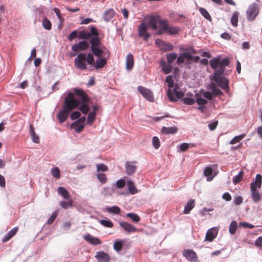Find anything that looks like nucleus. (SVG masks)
<instances>
[{
  "label": "nucleus",
  "instance_id": "f257e3e1",
  "mask_svg": "<svg viewBox=\"0 0 262 262\" xmlns=\"http://www.w3.org/2000/svg\"><path fill=\"white\" fill-rule=\"evenodd\" d=\"M80 102L75 98L74 94L69 92L67 96L63 101V110L60 111L57 115V118L60 123L65 122L69 116L70 113L79 105Z\"/></svg>",
  "mask_w": 262,
  "mask_h": 262
},
{
  "label": "nucleus",
  "instance_id": "f03ea898",
  "mask_svg": "<svg viewBox=\"0 0 262 262\" xmlns=\"http://www.w3.org/2000/svg\"><path fill=\"white\" fill-rule=\"evenodd\" d=\"M86 61L89 65H93L94 63V58L93 55L89 53L86 55L84 54H79L74 59L75 66L80 70H86L87 66Z\"/></svg>",
  "mask_w": 262,
  "mask_h": 262
},
{
  "label": "nucleus",
  "instance_id": "7ed1b4c3",
  "mask_svg": "<svg viewBox=\"0 0 262 262\" xmlns=\"http://www.w3.org/2000/svg\"><path fill=\"white\" fill-rule=\"evenodd\" d=\"M74 92L75 95L80 97V101H79V105L77 107L82 113L86 114L89 112V106L88 102L89 101L88 95L84 91L79 88H74Z\"/></svg>",
  "mask_w": 262,
  "mask_h": 262
},
{
  "label": "nucleus",
  "instance_id": "20e7f679",
  "mask_svg": "<svg viewBox=\"0 0 262 262\" xmlns=\"http://www.w3.org/2000/svg\"><path fill=\"white\" fill-rule=\"evenodd\" d=\"M180 31L178 27L173 26H169L168 25V20L165 19V21H161V29L157 33V34L161 35L164 32L167 33L169 35H174Z\"/></svg>",
  "mask_w": 262,
  "mask_h": 262
},
{
  "label": "nucleus",
  "instance_id": "39448f33",
  "mask_svg": "<svg viewBox=\"0 0 262 262\" xmlns=\"http://www.w3.org/2000/svg\"><path fill=\"white\" fill-rule=\"evenodd\" d=\"M211 79L216 83V85L221 88L228 93L229 91V80L222 75H216V73H213Z\"/></svg>",
  "mask_w": 262,
  "mask_h": 262
},
{
  "label": "nucleus",
  "instance_id": "423d86ee",
  "mask_svg": "<svg viewBox=\"0 0 262 262\" xmlns=\"http://www.w3.org/2000/svg\"><path fill=\"white\" fill-rule=\"evenodd\" d=\"M259 13V8L256 3L250 5L246 12L247 18L249 21H253Z\"/></svg>",
  "mask_w": 262,
  "mask_h": 262
},
{
  "label": "nucleus",
  "instance_id": "0eeeda50",
  "mask_svg": "<svg viewBox=\"0 0 262 262\" xmlns=\"http://www.w3.org/2000/svg\"><path fill=\"white\" fill-rule=\"evenodd\" d=\"M148 21L147 25L152 28L153 30H156L158 27L157 24H159L160 29H161V21H165L162 20L159 14H152L146 17Z\"/></svg>",
  "mask_w": 262,
  "mask_h": 262
},
{
  "label": "nucleus",
  "instance_id": "6e6552de",
  "mask_svg": "<svg viewBox=\"0 0 262 262\" xmlns=\"http://www.w3.org/2000/svg\"><path fill=\"white\" fill-rule=\"evenodd\" d=\"M99 33L97 29L94 26L91 27V32H85L81 31L78 32V38L79 39H88L93 37H98Z\"/></svg>",
  "mask_w": 262,
  "mask_h": 262
},
{
  "label": "nucleus",
  "instance_id": "1a4fd4ad",
  "mask_svg": "<svg viewBox=\"0 0 262 262\" xmlns=\"http://www.w3.org/2000/svg\"><path fill=\"white\" fill-rule=\"evenodd\" d=\"M137 90L141 95L146 100L151 102L154 101V94L149 89H147V88H145L142 86H138Z\"/></svg>",
  "mask_w": 262,
  "mask_h": 262
},
{
  "label": "nucleus",
  "instance_id": "9d476101",
  "mask_svg": "<svg viewBox=\"0 0 262 262\" xmlns=\"http://www.w3.org/2000/svg\"><path fill=\"white\" fill-rule=\"evenodd\" d=\"M148 27L146 24L142 22L138 28V36L143 38L144 40H147L150 36V33L147 32Z\"/></svg>",
  "mask_w": 262,
  "mask_h": 262
},
{
  "label": "nucleus",
  "instance_id": "9b49d317",
  "mask_svg": "<svg viewBox=\"0 0 262 262\" xmlns=\"http://www.w3.org/2000/svg\"><path fill=\"white\" fill-rule=\"evenodd\" d=\"M167 94L169 100L171 101H177V98H180L184 96L183 93L178 91L176 88L173 91L171 89H168Z\"/></svg>",
  "mask_w": 262,
  "mask_h": 262
},
{
  "label": "nucleus",
  "instance_id": "f8f14e48",
  "mask_svg": "<svg viewBox=\"0 0 262 262\" xmlns=\"http://www.w3.org/2000/svg\"><path fill=\"white\" fill-rule=\"evenodd\" d=\"M89 47V43L84 40L78 43H75L72 46V50L74 52L78 53L80 51L85 50Z\"/></svg>",
  "mask_w": 262,
  "mask_h": 262
},
{
  "label": "nucleus",
  "instance_id": "ddd939ff",
  "mask_svg": "<svg viewBox=\"0 0 262 262\" xmlns=\"http://www.w3.org/2000/svg\"><path fill=\"white\" fill-rule=\"evenodd\" d=\"M137 162L135 161L127 162L125 164V172L129 175H132L135 173L137 166Z\"/></svg>",
  "mask_w": 262,
  "mask_h": 262
},
{
  "label": "nucleus",
  "instance_id": "4468645a",
  "mask_svg": "<svg viewBox=\"0 0 262 262\" xmlns=\"http://www.w3.org/2000/svg\"><path fill=\"white\" fill-rule=\"evenodd\" d=\"M183 255L187 260L191 262H195L198 259V256L196 253L191 249L185 250L183 252Z\"/></svg>",
  "mask_w": 262,
  "mask_h": 262
},
{
  "label": "nucleus",
  "instance_id": "2eb2a0df",
  "mask_svg": "<svg viewBox=\"0 0 262 262\" xmlns=\"http://www.w3.org/2000/svg\"><path fill=\"white\" fill-rule=\"evenodd\" d=\"M119 226H121L125 232L129 233L131 232H136L137 228L135 226L132 225L127 222H121L119 223Z\"/></svg>",
  "mask_w": 262,
  "mask_h": 262
},
{
  "label": "nucleus",
  "instance_id": "dca6fc26",
  "mask_svg": "<svg viewBox=\"0 0 262 262\" xmlns=\"http://www.w3.org/2000/svg\"><path fill=\"white\" fill-rule=\"evenodd\" d=\"M262 177L260 174H257L256 175L255 179L254 182H252L251 184V190H252V188L254 189L255 191H257L258 188H260L261 186Z\"/></svg>",
  "mask_w": 262,
  "mask_h": 262
},
{
  "label": "nucleus",
  "instance_id": "f3484780",
  "mask_svg": "<svg viewBox=\"0 0 262 262\" xmlns=\"http://www.w3.org/2000/svg\"><path fill=\"white\" fill-rule=\"evenodd\" d=\"M217 230L215 228H212L208 230L206 234L205 240L208 242H212L216 237Z\"/></svg>",
  "mask_w": 262,
  "mask_h": 262
},
{
  "label": "nucleus",
  "instance_id": "a211bd4d",
  "mask_svg": "<svg viewBox=\"0 0 262 262\" xmlns=\"http://www.w3.org/2000/svg\"><path fill=\"white\" fill-rule=\"evenodd\" d=\"M192 59V55L190 54L187 52L182 53L179 55L177 58V63L178 64H181L182 63H184L185 60H187L188 61H191Z\"/></svg>",
  "mask_w": 262,
  "mask_h": 262
},
{
  "label": "nucleus",
  "instance_id": "6ab92c4d",
  "mask_svg": "<svg viewBox=\"0 0 262 262\" xmlns=\"http://www.w3.org/2000/svg\"><path fill=\"white\" fill-rule=\"evenodd\" d=\"M86 242L93 245H98L101 244L100 240L97 237L92 236L91 234H87L84 236Z\"/></svg>",
  "mask_w": 262,
  "mask_h": 262
},
{
  "label": "nucleus",
  "instance_id": "aec40b11",
  "mask_svg": "<svg viewBox=\"0 0 262 262\" xmlns=\"http://www.w3.org/2000/svg\"><path fill=\"white\" fill-rule=\"evenodd\" d=\"M134 65V55L129 53L126 56L125 59V67L127 70H130Z\"/></svg>",
  "mask_w": 262,
  "mask_h": 262
},
{
  "label": "nucleus",
  "instance_id": "412c9836",
  "mask_svg": "<svg viewBox=\"0 0 262 262\" xmlns=\"http://www.w3.org/2000/svg\"><path fill=\"white\" fill-rule=\"evenodd\" d=\"M209 89L211 90V93L214 97L223 95V93L215 83H210L209 85Z\"/></svg>",
  "mask_w": 262,
  "mask_h": 262
},
{
  "label": "nucleus",
  "instance_id": "4be33fe9",
  "mask_svg": "<svg viewBox=\"0 0 262 262\" xmlns=\"http://www.w3.org/2000/svg\"><path fill=\"white\" fill-rule=\"evenodd\" d=\"M95 257L99 262H109L110 260L109 255L103 252H98Z\"/></svg>",
  "mask_w": 262,
  "mask_h": 262
},
{
  "label": "nucleus",
  "instance_id": "5701e85b",
  "mask_svg": "<svg viewBox=\"0 0 262 262\" xmlns=\"http://www.w3.org/2000/svg\"><path fill=\"white\" fill-rule=\"evenodd\" d=\"M115 14L116 12L114 10L107 9L103 14V19L106 21H110Z\"/></svg>",
  "mask_w": 262,
  "mask_h": 262
},
{
  "label": "nucleus",
  "instance_id": "b1692460",
  "mask_svg": "<svg viewBox=\"0 0 262 262\" xmlns=\"http://www.w3.org/2000/svg\"><path fill=\"white\" fill-rule=\"evenodd\" d=\"M57 192L59 194L62 196L63 199L69 200L70 199V195L68 191L62 186H60L57 188Z\"/></svg>",
  "mask_w": 262,
  "mask_h": 262
},
{
  "label": "nucleus",
  "instance_id": "393cba45",
  "mask_svg": "<svg viewBox=\"0 0 262 262\" xmlns=\"http://www.w3.org/2000/svg\"><path fill=\"white\" fill-rule=\"evenodd\" d=\"M177 132L178 128L176 127H163L161 129L162 133L165 135L174 134L177 133Z\"/></svg>",
  "mask_w": 262,
  "mask_h": 262
},
{
  "label": "nucleus",
  "instance_id": "a878e982",
  "mask_svg": "<svg viewBox=\"0 0 262 262\" xmlns=\"http://www.w3.org/2000/svg\"><path fill=\"white\" fill-rule=\"evenodd\" d=\"M106 58H99L96 60V62H95V63H94L93 66H94L95 69H99L103 68L104 66L106 65Z\"/></svg>",
  "mask_w": 262,
  "mask_h": 262
},
{
  "label": "nucleus",
  "instance_id": "bb28decb",
  "mask_svg": "<svg viewBox=\"0 0 262 262\" xmlns=\"http://www.w3.org/2000/svg\"><path fill=\"white\" fill-rule=\"evenodd\" d=\"M30 134L31 136L32 141L35 143H38L39 142V139L38 136L36 135V133L34 131V127L32 124L30 125Z\"/></svg>",
  "mask_w": 262,
  "mask_h": 262
},
{
  "label": "nucleus",
  "instance_id": "cd10ccee",
  "mask_svg": "<svg viewBox=\"0 0 262 262\" xmlns=\"http://www.w3.org/2000/svg\"><path fill=\"white\" fill-rule=\"evenodd\" d=\"M128 190L130 194H135L138 192L137 189L135 185V183L131 180H128L127 183Z\"/></svg>",
  "mask_w": 262,
  "mask_h": 262
},
{
  "label": "nucleus",
  "instance_id": "c85d7f7f",
  "mask_svg": "<svg viewBox=\"0 0 262 262\" xmlns=\"http://www.w3.org/2000/svg\"><path fill=\"white\" fill-rule=\"evenodd\" d=\"M194 206V201L193 200H190L187 203L185 207L184 213L188 214L191 209L193 208Z\"/></svg>",
  "mask_w": 262,
  "mask_h": 262
},
{
  "label": "nucleus",
  "instance_id": "c756f323",
  "mask_svg": "<svg viewBox=\"0 0 262 262\" xmlns=\"http://www.w3.org/2000/svg\"><path fill=\"white\" fill-rule=\"evenodd\" d=\"M212 174V169L210 167H207L204 171V174L207 177V180L210 181L212 180L213 177H211Z\"/></svg>",
  "mask_w": 262,
  "mask_h": 262
},
{
  "label": "nucleus",
  "instance_id": "7c9ffc66",
  "mask_svg": "<svg viewBox=\"0 0 262 262\" xmlns=\"http://www.w3.org/2000/svg\"><path fill=\"white\" fill-rule=\"evenodd\" d=\"M161 67L163 72H164L165 74H168L172 71V66L169 64L168 65H166L165 61L161 62Z\"/></svg>",
  "mask_w": 262,
  "mask_h": 262
},
{
  "label": "nucleus",
  "instance_id": "2f4dec72",
  "mask_svg": "<svg viewBox=\"0 0 262 262\" xmlns=\"http://www.w3.org/2000/svg\"><path fill=\"white\" fill-rule=\"evenodd\" d=\"M251 191L252 198L254 202L258 203L260 200V195L258 191H255L254 188H252Z\"/></svg>",
  "mask_w": 262,
  "mask_h": 262
},
{
  "label": "nucleus",
  "instance_id": "473e14b6",
  "mask_svg": "<svg viewBox=\"0 0 262 262\" xmlns=\"http://www.w3.org/2000/svg\"><path fill=\"white\" fill-rule=\"evenodd\" d=\"M245 137H246V134H241L239 136H236L230 141L229 144L231 145H233L237 143H239Z\"/></svg>",
  "mask_w": 262,
  "mask_h": 262
},
{
  "label": "nucleus",
  "instance_id": "72a5a7b5",
  "mask_svg": "<svg viewBox=\"0 0 262 262\" xmlns=\"http://www.w3.org/2000/svg\"><path fill=\"white\" fill-rule=\"evenodd\" d=\"M156 43H159V45H163L165 46L164 48V50L167 51H171L173 49V46L171 44L168 43H165L163 41L160 39L157 40L156 41Z\"/></svg>",
  "mask_w": 262,
  "mask_h": 262
},
{
  "label": "nucleus",
  "instance_id": "f704fd0d",
  "mask_svg": "<svg viewBox=\"0 0 262 262\" xmlns=\"http://www.w3.org/2000/svg\"><path fill=\"white\" fill-rule=\"evenodd\" d=\"M239 13L237 11H235L232 16L231 18V24L233 26L236 27L237 26L238 18L239 17Z\"/></svg>",
  "mask_w": 262,
  "mask_h": 262
},
{
  "label": "nucleus",
  "instance_id": "c9c22d12",
  "mask_svg": "<svg viewBox=\"0 0 262 262\" xmlns=\"http://www.w3.org/2000/svg\"><path fill=\"white\" fill-rule=\"evenodd\" d=\"M105 211L108 213H112L115 214H119L120 212V208L118 206L105 208Z\"/></svg>",
  "mask_w": 262,
  "mask_h": 262
},
{
  "label": "nucleus",
  "instance_id": "e433bc0d",
  "mask_svg": "<svg viewBox=\"0 0 262 262\" xmlns=\"http://www.w3.org/2000/svg\"><path fill=\"white\" fill-rule=\"evenodd\" d=\"M90 43H91V48L95 47H99L100 45V41L98 37H92L90 40Z\"/></svg>",
  "mask_w": 262,
  "mask_h": 262
},
{
  "label": "nucleus",
  "instance_id": "4c0bfd02",
  "mask_svg": "<svg viewBox=\"0 0 262 262\" xmlns=\"http://www.w3.org/2000/svg\"><path fill=\"white\" fill-rule=\"evenodd\" d=\"M195 102L199 105L205 106V105L207 103V100L203 98L201 96H200L198 94L196 95Z\"/></svg>",
  "mask_w": 262,
  "mask_h": 262
},
{
  "label": "nucleus",
  "instance_id": "58836bf2",
  "mask_svg": "<svg viewBox=\"0 0 262 262\" xmlns=\"http://www.w3.org/2000/svg\"><path fill=\"white\" fill-rule=\"evenodd\" d=\"M166 57L168 63L171 64L173 60L178 57V55L174 53H171L167 54Z\"/></svg>",
  "mask_w": 262,
  "mask_h": 262
},
{
  "label": "nucleus",
  "instance_id": "ea45409f",
  "mask_svg": "<svg viewBox=\"0 0 262 262\" xmlns=\"http://www.w3.org/2000/svg\"><path fill=\"white\" fill-rule=\"evenodd\" d=\"M210 65L212 69L216 70L218 66L220 65V59L219 58H213L210 60Z\"/></svg>",
  "mask_w": 262,
  "mask_h": 262
},
{
  "label": "nucleus",
  "instance_id": "a19ab883",
  "mask_svg": "<svg viewBox=\"0 0 262 262\" xmlns=\"http://www.w3.org/2000/svg\"><path fill=\"white\" fill-rule=\"evenodd\" d=\"M71 127L74 128L76 132L80 133L82 130L83 128L84 127V125H83L80 123L74 125L73 122L72 123V125H71Z\"/></svg>",
  "mask_w": 262,
  "mask_h": 262
},
{
  "label": "nucleus",
  "instance_id": "79ce46f5",
  "mask_svg": "<svg viewBox=\"0 0 262 262\" xmlns=\"http://www.w3.org/2000/svg\"><path fill=\"white\" fill-rule=\"evenodd\" d=\"M93 53L95 56L100 57L103 53V51L99 47H95L91 48Z\"/></svg>",
  "mask_w": 262,
  "mask_h": 262
},
{
  "label": "nucleus",
  "instance_id": "37998d69",
  "mask_svg": "<svg viewBox=\"0 0 262 262\" xmlns=\"http://www.w3.org/2000/svg\"><path fill=\"white\" fill-rule=\"evenodd\" d=\"M237 228V223L235 221H233L231 222L229 226V232L231 234H234L236 231Z\"/></svg>",
  "mask_w": 262,
  "mask_h": 262
},
{
  "label": "nucleus",
  "instance_id": "c03bdc74",
  "mask_svg": "<svg viewBox=\"0 0 262 262\" xmlns=\"http://www.w3.org/2000/svg\"><path fill=\"white\" fill-rule=\"evenodd\" d=\"M190 146L191 147H193L194 146V144H191V143L188 144L187 143H182L181 144H180L179 145V147L180 148V151L184 152L187 149H188V148H189Z\"/></svg>",
  "mask_w": 262,
  "mask_h": 262
},
{
  "label": "nucleus",
  "instance_id": "a18cd8bd",
  "mask_svg": "<svg viewBox=\"0 0 262 262\" xmlns=\"http://www.w3.org/2000/svg\"><path fill=\"white\" fill-rule=\"evenodd\" d=\"M67 201H61L60 203V206L62 208H68L72 207L73 205V201L71 200Z\"/></svg>",
  "mask_w": 262,
  "mask_h": 262
},
{
  "label": "nucleus",
  "instance_id": "49530a36",
  "mask_svg": "<svg viewBox=\"0 0 262 262\" xmlns=\"http://www.w3.org/2000/svg\"><path fill=\"white\" fill-rule=\"evenodd\" d=\"M199 12L200 14H202V15L205 17V19L208 20H211V17L210 15L209 14L208 12L204 8H201L199 9Z\"/></svg>",
  "mask_w": 262,
  "mask_h": 262
},
{
  "label": "nucleus",
  "instance_id": "de8ad7c7",
  "mask_svg": "<svg viewBox=\"0 0 262 262\" xmlns=\"http://www.w3.org/2000/svg\"><path fill=\"white\" fill-rule=\"evenodd\" d=\"M126 216L129 217L134 222L137 223L140 221V216L137 214L129 213L126 214Z\"/></svg>",
  "mask_w": 262,
  "mask_h": 262
},
{
  "label": "nucleus",
  "instance_id": "09e8293b",
  "mask_svg": "<svg viewBox=\"0 0 262 262\" xmlns=\"http://www.w3.org/2000/svg\"><path fill=\"white\" fill-rule=\"evenodd\" d=\"M99 223L102 226L106 227L112 228L113 226V224L110 220H101Z\"/></svg>",
  "mask_w": 262,
  "mask_h": 262
},
{
  "label": "nucleus",
  "instance_id": "8fccbe9b",
  "mask_svg": "<svg viewBox=\"0 0 262 262\" xmlns=\"http://www.w3.org/2000/svg\"><path fill=\"white\" fill-rule=\"evenodd\" d=\"M243 177V172L241 171L237 175H236L233 179L234 184L236 185L239 183L242 180Z\"/></svg>",
  "mask_w": 262,
  "mask_h": 262
},
{
  "label": "nucleus",
  "instance_id": "3c124183",
  "mask_svg": "<svg viewBox=\"0 0 262 262\" xmlns=\"http://www.w3.org/2000/svg\"><path fill=\"white\" fill-rule=\"evenodd\" d=\"M97 179H98L99 182L101 184H105L107 181V178L105 174L103 173H98L96 175Z\"/></svg>",
  "mask_w": 262,
  "mask_h": 262
},
{
  "label": "nucleus",
  "instance_id": "603ef678",
  "mask_svg": "<svg viewBox=\"0 0 262 262\" xmlns=\"http://www.w3.org/2000/svg\"><path fill=\"white\" fill-rule=\"evenodd\" d=\"M42 26L45 29L50 30L51 29V23L50 20L45 18L42 20Z\"/></svg>",
  "mask_w": 262,
  "mask_h": 262
},
{
  "label": "nucleus",
  "instance_id": "864d4df0",
  "mask_svg": "<svg viewBox=\"0 0 262 262\" xmlns=\"http://www.w3.org/2000/svg\"><path fill=\"white\" fill-rule=\"evenodd\" d=\"M96 167L97 172H99L100 171L105 172L108 170V167L103 163L97 164Z\"/></svg>",
  "mask_w": 262,
  "mask_h": 262
},
{
  "label": "nucleus",
  "instance_id": "5fc2aeb1",
  "mask_svg": "<svg viewBox=\"0 0 262 262\" xmlns=\"http://www.w3.org/2000/svg\"><path fill=\"white\" fill-rule=\"evenodd\" d=\"M123 247V243L121 241H116L114 243L113 248L117 251H121Z\"/></svg>",
  "mask_w": 262,
  "mask_h": 262
},
{
  "label": "nucleus",
  "instance_id": "6e6d98bb",
  "mask_svg": "<svg viewBox=\"0 0 262 262\" xmlns=\"http://www.w3.org/2000/svg\"><path fill=\"white\" fill-rule=\"evenodd\" d=\"M95 115L96 114H94V112H90L87 118V123L90 124L93 123L95 119Z\"/></svg>",
  "mask_w": 262,
  "mask_h": 262
},
{
  "label": "nucleus",
  "instance_id": "4d7b16f0",
  "mask_svg": "<svg viewBox=\"0 0 262 262\" xmlns=\"http://www.w3.org/2000/svg\"><path fill=\"white\" fill-rule=\"evenodd\" d=\"M152 145L156 149L159 148L160 146V141L158 137L154 136L152 138Z\"/></svg>",
  "mask_w": 262,
  "mask_h": 262
},
{
  "label": "nucleus",
  "instance_id": "13d9d810",
  "mask_svg": "<svg viewBox=\"0 0 262 262\" xmlns=\"http://www.w3.org/2000/svg\"><path fill=\"white\" fill-rule=\"evenodd\" d=\"M51 174L56 179H59L60 178L59 168L57 167L53 168L52 169H51Z\"/></svg>",
  "mask_w": 262,
  "mask_h": 262
},
{
  "label": "nucleus",
  "instance_id": "bf43d9fd",
  "mask_svg": "<svg viewBox=\"0 0 262 262\" xmlns=\"http://www.w3.org/2000/svg\"><path fill=\"white\" fill-rule=\"evenodd\" d=\"M165 81L167 83L169 89H171L173 87L174 83L171 76L169 75L167 76Z\"/></svg>",
  "mask_w": 262,
  "mask_h": 262
},
{
  "label": "nucleus",
  "instance_id": "052dcab7",
  "mask_svg": "<svg viewBox=\"0 0 262 262\" xmlns=\"http://www.w3.org/2000/svg\"><path fill=\"white\" fill-rule=\"evenodd\" d=\"M219 69L218 70H215V71L213 72V73H216V75H222L225 71V66H222L219 65L218 66Z\"/></svg>",
  "mask_w": 262,
  "mask_h": 262
},
{
  "label": "nucleus",
  "instance_id": "680f3d73",
  "mask_svg": "<svg viewBox=\"0 0 262 262\" xmlns=\"http://www.w3.org/2000/svg\"><path fill=\"white\" fill-rule=\"evenodd\" d=\"M182 101H183L184 104L189 105L193 104L195 102V100L191 98L186 97L182 99Z\"/></svg>",
  "mask_w": 262,
  "mask_h": 262
},
{
  "label": "nucleus",
  "instance_id": "e2e57ef3",
  "mask_svg": "<svg viewBox=\"0 0 262 262\" xmlns=\"http://www.w3.org/2000/svg\"><path fill=\"white\" fill-rule=\"evenodd\" d=\"M57 216V213L56 211H55L52 214H51L49 219H48L47 224L50 225L53 223L54 220L56 219Z\"/></svg>",
  "mask_w": 262,
  "mask_h": 262
},
{
  "label": "nucleus",
  "instance_id": "0e129e2a",
  "mask_svg": "<svg viewBox=\"0 0 262 262\" xmlns=\"http://www.w3.org/2000/svg\"><path fill=\"white\" fill-rule=\"evenodd\" d=\"M243 199L242 196H234L233 202L236 205H239L243 203Z\"/></svg>",
  "mask_w": 262,
  "mask_h": 262
},
{
  "label": "nucleus",
  "instance_id": "69168bd1",
  "mask_svg": "<svg viewBox=\"0 0 262 262\" xmlns=\"http://www.w3.org/2000/svg\"><path fill=\"white\" fill-rule=\"evenodd\" d=\"M204 97L209 100H211L214 96L212 94L211 92L205 91L203 93Z\"/></svg>",
  "mask_w": 262,
  "mask_h": 262
},
{
  "label": "nucleus",
  "instance_id": "338daca9",
  "mask_svg": "<svg viewBox=\"0 0 262 262\" xmlns=\"http://www.w3.org/2000/svg\"><path fill=\"white\" fill-rule=\"evenodd\" d=\"M76 37H78V33L76 31H74L69 35L68 40L71 41Z\"/></svg>",
  "mask_w": 262,
  "mask_h": 262
},
{
  "label": "nucleus",
  "instance_id": "774afa93",
  "mask_svg": "<svg viewBox=\"0 0 262 262\" xmlns=\"http://www.w3.org/2000/svg\"><path fill=\"white\" fill-rule=\"evenodd\" d=\"M80 117V113L79 112H73L71 114V119L74 120L79 118Z\"/></svg>",
  "mask_w": 262,
  "mask_h": 262
}]
</instances>
